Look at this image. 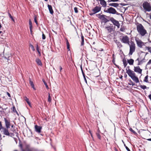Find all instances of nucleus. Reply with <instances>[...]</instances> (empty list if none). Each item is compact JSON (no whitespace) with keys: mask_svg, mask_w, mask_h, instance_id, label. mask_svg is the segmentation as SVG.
I'll use <instances>...</instances> for the list:
<instances>
[{"mask_svg":"<svg viewBox=\"0 0 151 151\" xmlns=\"http://www.w3.org/2000/svg\"><path fill=\"white\" fill-rule=\"evenodd\" d=\"M120 40L122 42L129 45V39L127 35L122 37V38H120Z\"/></svg>","mask_w":151,"mask_h":151,"instance_id":"nucleus-4","label":"nucleus"},{"mask_svg":"<svg viewBox=\"0 0 151 151\" xmlns=\"http://www.w3.org/2000/svg\"><path fill=\"white\" fill-rule=\"evenodd\" d=\"M130 130L134 133L135 132L133 130L132 128H130Z\"/></svg>","mask_w":151,"mask_h":151,"instance_id":"nucleus-46","label":"nucleus"},{"mask_svg":"<svg viewBox=\"0 0 151 151\" xmlns=\"http://www.w3.org/2000/svg\"><path fill=\"white\" fill-rule=\"evenodd\" d=\"M42 128V127L38 126L37 125H36L35 126V131L38 132L40 133L41 132V130Z\"/></svg>","mask_w":151,"mask_h":151,"instance_id":"nucleus-14","label":"nucleus"},{"mask_svg":"<svg viewBox=\"0 0 151 151\" xmlns=\"http://www.w3.org/2000/svg\"><path fill=\"white\" fill-rule=\"evenodd\" d=\"M59 69L60 70V71H61V70L62 69V68L61 66H59Z\"/></svg>","mask_w":151,"mask_h":151,"instance_id":"nucleus-52","label":"nucleus"},{"mask_svg":"<svg viewBox=\"0 0 151 151\" xmlns=\"http://www.w3.org/2000/svg\"><path fill=\"white\" fill-rule=\"evenodd\" d=\"M131 78L136 83H138L139 82L138 78L136 77L135 75L132 77Z\"/></svg>","mask_w":151,"mask_h":151,"instance_id":"nucleus-19","label":"nucleus"},{"mask_svg":"<svg viewBox=\"0 0 151 151\" xmlns=\"http://www.w3.org/2000/svg\"><path fill=\"white\" fill-rule=\"evenodd\" d=\"M128 63L130 65H132L134 62V60L132 59L127 60Z\"/></svg>","mask_w":151,"mask_h":151,"instance_id":"nucleus-24","label":"nucleus"},{"mask_svg":"<svg viewBox=\"0 0 151 151\" xmlns=\"http://www.w3.org/2000/svg\"><path fill=\"white\" fill-rule=\"evenodd\" d=\"M109 5L116 7L119 6V4L116 3H112L109 4Z\"/></svg>","mask_w":151,"mask_h":151,"instance_id":"nucleus-22","label":"nucleus"},{"mask_svg":"<svg viewBox=\"0 0 151 151\" xmlns=\"http://www.w3.org/2000/svg\"><path fill=\"white\" fill-rule=\"evenodd\" d=\"M81 46H83L84 45V37L82 35L81 36Z\"/></svg>","mask_w":151,"mask_h":151,"instance_id":"nucleus-27","label":"nucleus"},{"mask_svg":"<svg viewBox=\"0 0 151 151\" xmlns=\"http://www.w3.org/2000/svg\"><path fill=\"white\" fill-rule=\"evenodd\" d=\"M119 0H111V1H112V2H116L118 1Z\"/></svg>","mask_w":151,"mask_h":151,"instance_id":"nucleus-54","label":"nucleus"},{"mask_svg":"<svg viewBox=\"0 0 151 151\" xmlns=\"http://www.w3.org/2000/svg\"><path fill=\"white\" fill-rule=\"evenodd\" d=\"M74 10L75 12L76 13H77L78 12V8L75 7L74 8Z\"/></svg>","mask_w":151,"mask_h":151,"instance_id":"nucleus-38","label":"nucleus"},{"mask_svg":"<svg viewBox=\"0 0 151 151\" xmlns=\"http://www.w3.org/2000/svg\"><path fill=\"white\" fill-rule=\"evenodd\" d=\"M47 6L50 13L51 14H52L54 12L52 9V6L51 5L48 4L47 5Z\"/></svg>","mask_w":151,"mask_h":151,"instance_id":"nucleus-18","label":"nucleus"},{"mask_svg":"<svg viewBox=\"0 0 151 151\" xmlns=\"http://www.w3.org/2000/svg\"><path fill=\"white\" fill-rule=\"evenodd\" d=\"M105 29L107 30L109 32H111L114 30L113 26L106 27H105Z\"/></svg>","mask_w":151,"mask_h":151,"instance_id":"nucleus-16","label":"nucleus"},{"mask_svg":"<svg viewBox=\"0 0 151 151\" xmlns=\"http://www.w3.org/2000/svg\"><path fill=\"white\" fill-rule=\"evenodd\" d=\"M99 18L101 20L105 23L110 21L109 20L106 18L107 17L106 15H101L100 14H99Z\"/></svg>","mask_w":151,"mask_h":151,"instance_id":"nucleus-9","label":"nucleus"},{"mask_svg":"<svg viewBox=\"0 0 151 151\" xmlns=\"http://www.w3.org/2000/svg\"><path fill=\"white\" fill-rule=\"evenodd\" d=\"M36 49L39 55V56H40L41 55V53H40V52L39 51V47H38V44L36 45Z\"/></svg>","mask_w":151,"mask_h":151,"instance_id":"nucleus-29","label":"nucleus"},{"mask_svg":"<svg viewBox=\"0 0 151 151\" xmlns=\"http://www.w3.org/2000/svg\"><path fill=\"white\" fill-rule=\"evenodd\" d=\"M130 43V44H129V45L130 47L129 55H132L135 50V44L132 41H131Z\"/></svg>","mask_w":151,"mask_h":151,"instance_id":"nucleus-2","label":"nucleus"},{"mask_svg":"<svg viewBox=\"0 0 151 151\" xmlns=\"http://www.w3.org/2000/svg\"><path fill=\"white\" fill-rule=\"evenodd\" d=\"M146 33H147V31L142 26V36L144 35Z\"/></svg>","mask_w":151,"mask_h":151,"instance_id":"nucleus-25","label":"nucleus"},{"mask_svg":"<svg viewBox=\"0 0 151 151\" xmlns=\"http://www.w3.org/2000/svg\"><path fill=\"white\" fill-rule=\"evenodd\" d=\"M1 135V134L0 133V140L2 139Z\"/></svg>","mask_w":151,"mask_h":151,"instance_id":"nucleus-59","label":"nucleus"},{"mask_svg":"<svg viewBox=\"0 0 151 151\" xmlns=\"http://www.w3.org/2000/svg\"><path fill=\"white\" fill-rule=\"evenodd\" d=\"M27 103L28 104L29 106H30V105H31V103H30L29 102V101H28V102H27Z\"/></svg>","mask_w":151,"mask_h":151,"instance_id":"nucleus-55","label":"nucleus"},{"mask_svg":"<svg viewBox=\"0 0 151 151\" xmlns=\"http://www.w3.org/2000/svg\"><path fill=\"white\" fill-rule=\"evenodd\" d=\"M135 62L137 63V65H140L142 63V60L141 58H138L135 60Z\"/></svg>","mask_w":151,"mask_h":151,"instance_id":"nucleus-21","label":"nucleus"},{"mask_svg":"<svg viewBox=\"0 0 151 151\" xmlns=\"http://www.w3.org/2000/svg\"><path fill=\"white\" fill-rule=\"evenodd\" d=\"M82 74H83V77L85 76V73H84V72H82Z\"/></svg>","mask_w":151,"mask_h":151,"instance_id":"nucleus-57","label":"nucleus"},{"mask_svg":"<svg viewBox=\"0 0 151 151\" xmlns=\"http://www.w3.org/2000/svg\"><path fill=\"white\" fill-rule=\"evenodd\" d=\"M9 17H10V18H11V19L13 21H14V20L13 19V17H12V15H11V14H9Z\"/></svg>","mask_w":151,"mask_h":151,"instance_id":"nucleus-47","label":"nucleus"},{"mask_svg":"<svg viewBox=\"0 0 151 151\" xmlns=\"http://www.w3.org/2000/svg\"><path fill=\"white\" fill-rule=\"evenodd\" d=\"M109 20L111 21L114 25L117 26L119 28L120 26V24L119 22L115 19L114 18L111 17L109 18Z\"/></svg>","mask_w":151,"mask_h":151,"instance_id":"nucleus-6","label":"nucleus"},{"mask_svg":"<svg viewBox=\"0 0 151 151\" xmlns=\"http://www.w3.org/2000/svg\"><path fill=\"white\" fill-rule=\"evenodd\" d=\"M148 76L147 75L145 77V79L144 80V81L146 82H148Z\"/></svg>","mask_w":151,"mask_h":151,"instance_id":"nucleus-30","label":"nucleus"},{"mask_svg":"<svg viewBox=\"0 0 151 151\" xmlns=\"http://www.w3.org/2000/svg\"><path fill=\"white\" fill-rule=\"evenodd\" d=\"M125 30V28L124 27H121L120 29V31L122 32H124Z\"/></svg>","mask_w":151,"mask_h":151,"instance_id":"nucleus-35","label":"nucleus"},{"mask_svg":"<svg viewBox=\"0 0 151 151\" xmlns=\"http://www.w3.org/2000/svg\"><path fill=\"white\" fill-rule=\"evenodd\" d=\"M7 94L8 96L9 97H11V95L9 93H8V92H7Z\"/></svg>","mask_w":151,"mask_h":151,"instance_id":"nucleus-50","label":"nucleus"},{"mask_svg":"<svg viewBox=\"0 0 151 151\" xmlns=\"http://www.w3.org/2000/svg\"><path fill=\"white\" fill-rule=\"evenodd\" d=\"M43 82L45 85V86H46V88L47 89H48L49 88L48 87V85H47V83H46V82L44 80H43Z\"/></svg>","mask_w":151,"mask_h":151,"instance_id":"nucleus-34","label":"nucleus"},{"mask_svg":"<svg viewBox=\"0 0 151 151\" xmlns=\"http://www.w3.org/2000/svg\"><path fill=\"white\" fill-rule=\"evenodd\" d=\"M36 62L37 64L41 66L42 65V62L40 59L39 58H37L36 60Z\"/></svg>","mask_w":151,"mask_h":151,"instance_id":"nucleus-23","label":"nucleus"},{"mask_svg":"<svg viewBox=\"0 0 151 151\" xmlns=\"http://www.w3.org/2000/svg\"><path fill=\"white\" fill-rule=\"evenodd\" d=\"M146 88V87L145 86L143 85L142 86V89H145V88Z\"/></svg>","mask_w":151,"mask_h":151,"instance_id":"nucleus-48","label":"nucleus"},{"mask_svg":"<svg viewBox=\"0 0 151 151\" xmlns=\"http://www.w3.org/2000/svg\"><path fill=\"white\" fill-rule=\"evenodd\" d=\"M27 103L28 104L29 106H30V105H31V103H30L29 102V101H28V102H27Z\"/></svg>","mask_w":151,"mask_h":151,"instance_id":"nucleus-56","label":"nucleus"},{"mask_svg":"<svg viewBox=\"0 0 151 151\" xmlns=\"http://www.w3.org/2000/svg\"><path fill=\"white\" fill-rule=\"evenodd\" d=\"M148 97L150 99V100L151 101V94H150L149 96Z\"/></svg>","mask_w":151,"mask_h":151,"instance_id":"nucleus-53","label":"nucleus"},{"mask_svg":"<svg viewBox=\"0 0 151 151\" xmlns=\"http://www.w3.org/2000/svg\"><path fill=\"white\" fill-rule=\"evenodd\" d=\"M100 1V4L102 6L105 7L106 6V2L104 0H99Z\"/></svg>","mask_w":151,"mask_h":151,"instance_id":"nucleus-15","label":"nucleus"},{"mask_svg":"<svg viewBox=\"0 0 151 151\" xmlns=\"http://www.w3.org/2000/svg\"><path fill=\"white\" fill-rule=\"evenodd\" d=\"M34 20L35 22L36 23L37 25H38V23L37 20V17L35 15L34 17Z\"/></svg>","mask_w":151,"mask_h":151,"instance_id":"nucleus-32","label":"nucleus"},{"mask_svg":"<svg viewBox=\"0 0 151 151\" xmlns=\"http://www.w3.org/2000/svg\"><path fill=\"white\" fill-rule=\"evenodd\" d=\"M117 45H118V47L120 46L122 47V45L121 43L119 42H116Z\"/></svg>","mask_w":151,"mask_h":151,"instance_id":"nucleus-36","label":"nucleus"},{"mask_svg":"<svg viewBox=\"0 0 151 151\" xmlns=\"http://www.w3.org/2000/svg\"><path fill=\"white\" fill-rule=\"evenodd\" d=\"M48 101L49 102H51V98L50 96V94L49 93H48Z\"/></svg>","mask_w":151,"mask_h":151,"instance_id":"nucleus-33","label":"nucleus"},{"mask_svg":"<svg viewBox=\"0 0 151 151\" xmlns=\"http://www.w3.org/2000/svg\"><path fill=\"white\" fill-rule=\"evenodd\" d=\"M83 78H84V80L86 83H87V80H86V78L85 76L83 77Z\"/></svg>","mask_w":151,"mask_h":151,"instance_id":"nucleus-51","label":"nucleus"},{"mask_svg":"<svg viewBox=\"0 0 151 151\" xmlns=\"http://www.w3.org/2000/svg\"><path fill=\"white\" fill-rule=\"evenodd\" d=\"M149 52L151 53V47H147Z\"/></svg>","mask_w":151,"mask_h":151,"instance_id":"nucleus-44","label":"nucleus"},{"mask_svg":"<svg viewBox=\"0 0 151 151\" xmlns=\"http://www.w3.org/2000/svg\"><path fill=\"white\" fill-rule=\"evenodd\" d=\"M29 83L30 84L32 87L33 88V89L34 90H35L36 89L35 88V87L33 83V82L31 81L30 78H29Z\"/></svg>","mask_w":151,"mask_h":151,"instance_id":"nucleus-20","label":"nucleus"},{"mask_svg":"<svg viewBox=\"0 0 151 151\" xmlns=\"http://www.w3.org/2000/svg\"><path fill=\"white\" fill-rule=\"evenodd\" d=\"M66 44L67 46V48L68 50H70V44L68 40H67L66 41Z\"/></svg>","mask_w":151,"mask_h":151,"instance_id":"nucleus-31","label":"nucleus"},{"mask_svg":"<svg viewBox=\"0 0 151 151\" xmlns=\"http://www.w3.org/2000/svg\"><path fill=\"white\" fill-rule=\"evenodd\" d=\"M81 70H82L83 69L82 65L81 66Z\"/></svg>","mask_w":151,"mask_h":151,"instance_id":"nucleus-63","label":"nucleus"},{"mask_svg":"<svg viewBox=\"0 0 151 151\" xmlns=\"http://www.w3.org/2000/svg\"><path fill=\"white\" fill-rule=\"evenodd\" d=\"M143 7L144 8V11L145 12H149L151 11V6H150V4L147 1L144 2L143 3Z\"/></svg>","mask_w":151,"mask_h":151,"instance_id":"nucleus-1","label":"nucleus"},{"mask_svg":"<svg viewBox=\"0 0 151 151\" xmlns=\"http://www.w3.org/2000/svg\"><path fill=\"white\" fill-rule=\"evenodd\" d=\"M4 121L6 127L7 128H9L10 125V121L9 120L7 119L6 118H4Z\"/></svg>","mask_w":151,"mask_h":151,"instance_id":"nucleus-12","label":"nucleus"},{"mask_svg":"<svg viewBox=\"0 0 151 151\" xmlns=\"http://www.w3.org/2000/svg\"><path fill=\"white\" fill-rule=\"evenodd\" d=\"M46 37L45 35L43 33H42V39L43 40H44L45 39Z\"/></svg>","mask_w":151,"mask_h":151,"instance_id":"nucleus-39","label":"nucleus"},{"mask_svg":"<svg viewBox=\"0 0 151 151\" xmlns=\"http://www.w3.org/2000/svg\"><path fill=\"white\" fill-rule=\"evenodd\" d=\"M13 111H14V112H17V111L16 110V108L15 107V106H14L13 107Z\"/></svg>","mask_w":151,"mask_h":151,"instance_id":"nucleus-42","label":"nucleus"},{"mask_svg":"<svg viewBox=\"0 0 151 151\" xmlns=\"http://www.w3.org/2000/svg\"><path fill=\"white\" fill-rule=\"evenodd\" d=\"M30 47L33 50V51H34L35 50V49H34V46H33V45H30Z\"/></svg>","mask_w":151,"mask_h":151,"instance_id":"nucleus-40","label":"nucleus"},{"mask_svg":"<svg viewBox=\"0 0 151 151\" xmlns=\"http://www.w3.org/2000/svg\"><path fill=\"white\" fill-rule=\"evenodd\" d=\"M123 63L124 65V67L125 68L127 64V61H126V60L124 59L123 60Z\"/></svg>","mask_w":151,"mask_h":151,"instance_id":"nucleus-28","label":"nucleus"},{"mask_svg":"<svg viewBox=\"0 0 151 151\" xmlns=\"http://www.w3.org/2000/svg\"><path fill=\"white\" fill-rule=\"evenodd\" d=\"M26 146H27V147H29V145H26Z\"/></svg>","mask_w":151,"mask_h":151,"instance_id":"nucleus-62","label":"nucleus"},{"mask_svg":"<svg viewBox=\"0 0 151 151\" xmlns=\"http://www.w3.org/2000/svg\"><path fill=\"white\" fill-rule=\"evenodd\" d=\"M2 125L1 123V122L0 121V131L1 130L2 128Z\"/></svg>","mask_w":151,"mask_h":151,"instance_id":"nucleus-43","label":"nucleus"},{"mask_svg":"<svg viewBox=\"0 0 151 151\" xmlns=\"http://www.w3.org/2000/svg\"><path fill=\"white\" fill-rule=\"evenodd\" d=\"M29 27L30 29V31L31 32V33L32 34V23L30 19H29Z\"/></svg>","mask_w":151,"mask_h":151,"instance_id":"nucleus-17","label":"nucleus"},{"mask_svg":"<svg viewBox=\"0 0 151 151\" xmlns=\"http://www.w3.org/2000/svg\"><path fill=\"white\" fill-rule=\"evenodd\" d=\"M9 128H7L6 127H3V126H2V128H1V132L4 135H6V136H10V135H13V134L12 133H10L8 130V129Z\"/></svg>","mask_w":151,"mask_h":151,"instance_id":"nucleus-3","label":"nucleus"},{"mask_svg":"<svg viewBox=\"0 0 151 151\" xmlns=\"http://www.w3.org/2000/svg\"><path fill=\"white\" fill-rule=\"evenodd\" d=\"M135 40L136 42L137 45L138 46L141 47H142V41L139 38L136 37L135 38Z\"/></svg>","mask_w":151,"mask_h":151,"instance_id":"nucleus-11","label":"nucleus"},{"mask_svg":"<svg viewBox=\"0 0 151 151\" xmlns=\"http://www.w3.org/2000/svg\"><path fill=\"white\" fill-rule=\"evenodd\" d=\"M25 100L27 103V102H28L29 101L28 99L26 97H25Z\"/></svg>","mask_w":151,"mask_h":151,"instance_id":"nucleus-45","label":"nucleus"},{"mask_svg":"<svg viewBox=\"0 0 151 151\" xmlns=\"http://www.w3.org/2000/svg\"><path fill=\"white\" fill-rule=\"evenodd\" d=\"M101 7L100 6H96L92 10L93 13H91L90 14L91 15H92L99 12L101 10Z\"/></svg>","mask_w":151,"mask_h":151,"instance_id":"nucleus-8","label":"nucleus"},{"mask_svg":"<svg viewBox=\"0 0 151 151\" xmlns=\"http://www.w3.org/2000/svg\"><path fill=\"white\" fill-rule=\"evenodd\" d=\"M151 63V59L147 63V65H149Z\"/></svg>","mask_w":151,"mask_h":151,"instance_id":"nucleus-49","label":"nucleus"},{"mask_svg":"<svg viewBox=\"0 0 151 151\" xmlns=\"http://www.w3.org/2000/svg\"><path fill=\"white\" fill-rule=\"evenodd\" d=\"M147 139L149 141H151V138L150 139Z\"/></svg>","mask_w":151,"mask_h":151,"instance_id":"nucleus-60","label":"nucleus"},{"mask_svg":"<svg viewBox=\"0 0 151 151\" xmlns=\"http://www.w3.org/2000/svg\"><path fill=\"white\" fill-rule=\"evenodd\" d=\"M89 132L90 133V134H91L92 133L91 131L90 130H89Z\"/></svg>","mask_w":151,"mask_h":151,"instance_id":"nucleus-61","label":"nucleus"},{"mask_svg":"<svg viewBox=\"0 0 151 151\" xmlns=\"http://www.w3.org/2000/svg\"><path fill=\"white\" fill-rule=\"evenodd\" d=\"M82 74H83V77L85 76V73H84V72H82Z\"/></svg>","mask_w":151,"mask_h":151,"instance_id":"nucleus-58","label":"nucleus"},{"mask_svg":"<svg viewBox=\"0 0 151 151\" xmlns=\"http://www.w3.org/2000/svg\"><path fill=\"white\" fill-rule=\"evenodd\" d=\"M129 67L127 66L126 69V73L131 78L135 75V73L134 72L131 70L129 68Z\"/></svg>","mask_w":151,"mask_h":151,"instance_id":"nucleus-7","label":"nucleus"},{"mask_svg":"<svg viewBox=\"0 0 151 151\" xmlns=\"http://www.w3.org/2000/svg\"><path fill=\"white\" fill-rule=\"evenodd\" d=\"M134 70L135 72L139 73H142V69L140 68L139 66L134 67Z\"/></svg>","mask_w":151,"mask_h":151,"instance_id":"nucleus-13","label":"nucleus"},{"mask_svg":"<svg viewBox=\"0 0 151 151\" xmlns=\"http://www.w3.org/2000/svg\"><path fill=\"white\" fill-rule=\"evenodd\" d=\"M139 147L138 146H137V150L138 151H141V147L140 145H139Z\"/></svg>","mask_w":151,"mask_h":151,"instance_id":"nucleus-37","label":"nucleus"},{"mask_svg":"<svg viewBox=\"0 0 151 151\" xmlns=\"http://www.w3.org/2000/svg\"><path fill=\"white\" fill-rule=\"evenodd\" d=\"M106 12L113 14H116L117 15H119V14L117 12L115 9L112 7H110L107 9L106 10Z\"/></svg>","mask_w":151,"mask_h":151,"instance_id":"nucleus-5","label":"nucleus"},{"mask_svg":"<svg viewBox=\"0 0 151 151\" xmlns=\"http://www.w3.org/2000/svg\"><path fill=\"white\" fill-rule=\"evenodd\" d=\"M99 132L100 131L99 130V129L98 130V132L96 133V135L97 137L99 139H101V136L100 135Z\"/></svg>","mask_w":151,"mask_h":151,"instance_id":"nucleus-26","label":"nucleus"},{"mask_svg":"<svg viewBox=\"0 0 151 151\" xmlns=\"http://www.w3.org/2000/svg\"><path fill=\"white\" fill-rule=\"evenodd\" d=\"M137 28L138 32L142 35V24L137 23Z\"/></svg>","mask_w":151,"mask_h":151,"instance_id":"nucleus-10","label":"nucleus"},{"mask_svg":"<svg viewBox=\"0 0 151 151\" xmlns=\"http://www.w3.org/2000/svg\"><path fill=\"white\" fill-rule=\"evenodd\" d=\"M111 1H111V0H109L108 1V2H110Z\"/></svg>","mask_w":151,"mask_h":151,"instance_id":"nucleus-64","label":"nucleus"},{"mask_svg":"<svg viewBox=\"0 0 151 151\" xmlns=\"http://www.w3.org/2000/svg\"><path fill=\"white\" fill-rule=\"evenodd\" d=\"M124 146L125 147L126 149L128 151H130L129 149L128 148V147L125 144L124 145Z\"/></svg>","mask_w":151,"mask_h":151,"instance_id":"nucleus-41","label":"nucleus"}]
</instances>
